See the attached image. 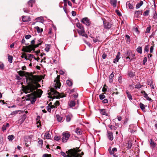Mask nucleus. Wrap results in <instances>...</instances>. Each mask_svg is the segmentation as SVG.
<instances>
[{
	"label": "nucleus",
	"mask_w": 157,
	"mask_h": 157,
	"mask_svg": "<svg viewBox=\"0 0 157 157\" xmlns=\"http://www.w3.org/2000/svg\"><path fill=\"white\" fill-rule=\"evenodd\" d=\"M102 102L104 103H106L108 102V100L107 99H105L102 101Z\"/></svg>",
	"instance_id": "69168bd1"
},
{
	"label": "nucleus",
	"mask_w": 157,
	"mask_h": 157,
	"mask_svg": "<svg viewBox=\"0 0 157 157\" xmlns=\"http://www.w3.org/2000/svg\"><path fill=\"white\" fill-rule=\"evenodd\" d=\"M103 23V26L105 29H109L112 26V24L105 18H102Z\"/></svg>",
	"instance_id": "423d86ee"
},
{
	"label": "nucleus",
	"mask_w": 157,
	"mask_h": 157,
	"mask_svg": "<svg viewBox=\"0 0 157 157\" xmlns=\"http://www.w3.org/2000/svg\"><path fill=\"white\" fill-rule=\"evenodd\" d=\"M108 127L110 128L112 130H115L117 129V127L114 126L109 125Z\"/></svg>",
	"instance_id": "4c0bfd02"
},
{
	"label": "nucleus",
	"mask_w": 157,
	"mask_h": 157,
	"mask_svg": "<svg viewBox=\"0 0 157 157\" xmlns=\"http://www.w3.org/2000/svg\"><path fill=\"white\" fill-rule=\"evenodd\" d=\"M78 32L80 35L87 38L88 36L85 33L84 29L81 30H78Z\"/></svg>",
	"instance_id": "9d476101"
},
{
	"label": "nucleus",
	"mask_w": 157,
	"mask_h": 157,
	"mask_svg": "<svg viewBox=\"0 0 157 157\" xmlns=\"http://www.w3.org/2000/svg\"><path fill=\"white\" fill-rule=\"evenodd\" d=\"M31 92L32 93L31 94L26 95V100H29L36 97L35 93L34 92H30V93Z\"/></svg>",
	"instance_id": "1a4fd4ad"
},
{
	"label": "nucleus",
	"mask_w": 157,
	"mask_h": 157,
	"mask_svg": "<svg viewBox=\"0 0 157 157\" xmlns=\"http://www.w3.org/2000/svg\"><path fill=\"white\" fill-rule=\"evenodd\" d=\"M46 109H47V111L48 112H51V108L50 106H49V105H48L47 106Z\"/></svg>",
	"instance_id": "5fc2aeb1"
},
{
	"label": "nucleus",
	"mask_w": 157,
	"mask_h": 157,
	"mask_svg": "<svg viewBox=\"0 0 157 157\" xmlns=\"http://www.w3.org/2000/svg\"><path fill=\"white\" fill-rule=\"evenodd\" d=\"M150 46L148 45H147L145 46L144 49V52H148L149 51V47Z\"/></svg>",
	"instance_id": "58836bf2"
},
{
	"label": "nucleus",
	"mask_w": 157,
	"mask_h": 157,
	"mask_svg": "<svg viewBox=\"0 0 157 157\" xmlns=\"http://www.w3.org/2000/svg\"><path fill=\"white\" fill-rule=\"evenodd\" d=\"M136 51L137 52L141 54L142 53V47L140 46H139L136 49Z\"/></svg>",
	"instance_id": "2f4dec72"
},
{
	"label": "nucleus",
	"mask_w": 157,
	"mask_h": 157,
	"mask_svg": "<svg viewBox=\"0 0 157 157\" xmlns=\"http://www.w3.org/2000/svg\"><path fill=\"white\" fill-rule=\"evenodd\" d=\"M151 30V26H149L148 27L146 30V33H149L150 32V31Z\"/></svg>",
	"instance_id": "8fccbe9b"
},
{
	"label": "nucleus",
	"mask_w": 157,
	"mask_h": 157,
	"mask_svg": "<svg viewBox=\"0 0 157 157\" xmlns=\"http://www.w3.org/2000/svg\"><path fill=\"white\" fill-rule=\"evenodd\" d=\"M156 145V144L155 143L154 141H153L151 139L150 142V146L152 149H153L155 147Z\"/></svg>",
	"instance_id": "6ab92c4d"
},
{
	"label": "nucleus",
	"mask_w": 157,
	"mask_h": 157,
	"mask_svg": "<svg viewBox=\"0 0 157 157\" xmlns=\"http://www.w3.org/2000/svg\"><path fill=\"white\" fill-rule=\"evenodd\" d=\"M141 94H143L144 97L147 100L152 102L153 101L150 98H149L147 94L144 91L142 90L141 92Z\"/></svg>",
	"instance_id": "6e6552de"
},
{
	"label": "nucleus",
	"mask_w": 157,
	"mask_h": 157,
	"mask_svg": "<svg viewBox=\"0 0 157 157\" xmlns=\"http://www.w3.org/2000/svg\"><path fill=\"white\" fill-rule=\"evenodd\" d=\"M4 68V64L2 63H0V69L1 70H3Z\"/></svg>",
	"instance_id": "4d7b16f0"
},
{
	"label": "nucleus",
	"mask_w": 157,
	"mask_h": 157,
	"mask_svg": "<svg viewBox=\"0 0 157 157\" xmlns=\"http://www.w3.org/2000/svg\"><path fill=\"white\" fill-rule=\"evenodd\" d=\"M140 108L143 111H144L145 109V105L144 104L141 103H140Z\"/></svg>",
	"instance_id": "473e14b6"
},
{
	"label": "nucleus",
	"mask_w": 157,
	"mask_h": 157,
	"mask_svg": "<svg viewBox=\"0 0 157 157\" xmlns=\"http://www.w3.org/2000/svg\"><path fill=\"white\" fill-rule=\"evenodd\" d=\"M28 57L29 59H30L34 58L35 59H36V58L33 55L31 54H29L28 55Z\"/></svg>",
	"instance_id": "a19ab883"
},
{
	"label": "nucleus",
	"mask_w": 157,
	"mask_h": 157,
	"mask_svg": "<svg viewBox=\"0 0 157 157\" xmlns=\"http://www.w3.org/2000/svg\"><path fill=\"white\" fill-rule=\"evenodd\" d=\"M42 42L43 41L41 39H40L37 40V45H38V47H39L40 45L41 44Z\"/></svg>",
	"instance_id": "09e8293b"
},
{
	"label": "nucleus",
	"mask_w": 157,
	"mask_h": 157,
	"mask_svg": "<svg viewBox=\"0 0 157 157\" xmlns=\"http://www.w3.org/2000/svg\"><path fill=\"white\" fill-rule=\"evenodd\" d=\"M31 36L30 35H27L25 36V38L26 39H29L31 37Z\"/></svg>",
	"instance_id": "0e129e2a"
},
{
	"label": "nucleus",
	"mask_w": 157,
	"mask_h": 157,
	"mask_svg": "<svg viewBox=\"0 0 157 157\" xmlns=\"http://www.w3.org/2000/svg\"><path fill=\"white\" fill-rule=\"evenodd\" d=\"M143 4V2L142 1H140L138 3L137 5L136 6V9H138L140 8V7L142 6V5Z\"/></svg>",
	"instance_id": "5701e85b"
},
{
	"label": "nucleus",
	"mask_w": 157,
	"mask_h": 157,
	"mask_svg": "<svg viewBox=\"0 0 157 157\" xmlns=\"http://www.w3.org/2000/svg\"><path fill=\"white\" fill-rule=\"evenodd\" d=\"M142 13L141 10L136 11L135 12V15L137 17L139 15L141 14Z\"/></svg>",
	"instance_id": "f704fd0d"
},
{
	"label": "nucleus",
	"mask_w": 157,
	"mask_h": 157,
	"mask_svg": "<svg viewBox=\"0 0 157 157\" xmlns=\"http://www.w3.org/2000/svg\"><path fill=\"white\" fill-rule=\"evenodd\" d=\"M60 137L59 136H56L54 138V140L57 141H59V140H60Z\"/></svg>",
	"instance_id": "49530a36"
},
{
	"label": "nucleus",
	"mask_w": 157,
	"mask_h": 157,
	"mask_svg": "<svg viewBox=\"0 0 157 157\" xmlns=\"http://www.w3.org/2000/svg\"><path fill=\"white\" fill-rule=\"evenodd\" d=\"M36 22H40L43 23L44 21V20L43 18L42 17H37L36 19Z\"/></svg>",
	"instance_id": "2eb2a0df"
},
{
	"label": "nucleus",
	"mask_w": 157,
	"mask_h": 157,
	"mask_svg": "<svg viewBox=\"0 0 157 157\" xmlns=\"http://www.w3.org/2000/svg\"><path fill=\"white\" fill-rule=\"evenodd\" d=\"M109 151L110 154H113L114 153L117 152V148L116 147H114L112 149V150L109 149Z\"/></svg>",
	"instance_id": "a211bd4d"
},
{
	"label": "nucleus",
	"mask_w": 157,
	"mask_h": 157,
	"mask_svg": "<svg viewBox=\"0 0 157 157\" xmlns=\"http://www.w3.org/2000/svg\"><path fill=\"white\" fill-rule=\"evenodd\" d=\"M38 146L42 147L43 144V140H40L38 141Z\"/></svg>",
	"instance_id": "e433bc0d"
},
{
	"label": "nucleus",
	"mask_w": 157,
	"mask_h": 157,
	"mask_svg": "<svg viewBox=\"0 0 157 157\" xmlns=\"http://www.w3.org/2000/svg\"><path fill=\"white\" fill-rule=\"evenodd\" d=\"M35 1L34 0H30L28 2L29 5L31 7H32L33 4L35 3Z\"/></svg>",
	"instance_id": "7c9ffc66"
},
{
	"label": "nucleus",
	"mask_w": 157,
	"mask_h": 157,
	"mask_svg": "<svg viewBox=\"0 0 157 157\" xmlns=\"http://www.w3.org/2000/svg\"><path fill=\"white\" fill-rule=\"evenodd\" d=\"M17 113H18V111H14L12 112L11 113V115H15Z\"/></svg>",
	"instance_id": "680f3d73"
},
{
	"label": "nucleus",
	"mask_w": 157,
	"mask_h": 157,
	"mask_svg": "<svg viewBox=\"0 0 157 157\" xmlns=\"http://www.w3.org/2000/svg\"><path fill=\"white\" fill-rule=\"evenodd\" d=\"M153 18L154 19H157V13L156 12H155V13L154 14V16Z\"/></svg>",
	"instance_id": "338daca9"
},
{
	"label": "nucleus",
	"mask_w": 157,
	"mask_h": 157,
	"mask_svg": "<svg viewBox=\"0 0 157 157\" xmlns=\"http://www.w3.org/2000/svg\"><path fill=\"white\" fill-rule=\"evenodd\" d=\"M132 143L131 141H128V142L127 146H128V149H130L131 148L132 146Z\"/></svg>",
	"instance_id": "c03bdc74"
},
{
	"label": "nucleus",
	"mask_w": 157,
	"mask_h": 157,
	"mask_svg": "<svg viewBox=\"0 0 157 157\" xmlns=\"http://www.w3.org/2000/svg\"><path fill=\"white\" fill-rule=\"evenodd\" d=\"M42 157H51V155L48 154H44L43 155Z\"/></svg>",
	"instance_id": "3c124183"
},
{
	"label": "nucleus",
	"mask_w": 157,
	"mask_h": 157,
	"mask_svg": "<svg viewBox=\"0 0 157 157\" xmlns=\"http://www.w3.org/2000/svg\"><path fill=\"white\" fill-rule=\"evenodd\" d=\"M126 93L127 94L128 98L130 100H132V97L131 95L129 93L128 90L126 91Z\"/></svg>",
	"instance_id": "bb28decb"
},
{
	"label": "nucleus",
	"mask_w": 157,
	"mask_h": 157,
	"mask_svg": "<svg viewBox=\"0 0 157 157\" xmlns=\"http://www.w3.org/2000/svg\"><path fill=\"white\" fill-rule=\"evenodd\" d=\"M128 75L130 77H132L134 76L135 75L134 73L132 71H129L128 72Z\"/></svg>",
	"instance_id": "c9c22d12"
},
{
	"label": "nucleus",
	"mask_w": 157,
	"mask_h": 157,
	"mask_svg": "<svg viewBox=\"0 0 157 157\" xmlns=\"http://www.w3.org/2000/svg\"><path fill=\"white\" fill-rule=\"evenodd\" d=\"M75 132L78 134L79 135L82 134V132L79 128H77L75 131Z\"/></svg>",
	"instance_id": "4be33fe9"
},
{
	"label": "nucleus",
	"mask_w": 157,
	"mask_h": 157,
	"mask_svg": "<svg viewBox=\"0 0 157 157\" xmlns=\"http://www.w3.org/2000/svg\"><path fill=\"white\" fill-rule=\"evenodd\" d=\"M51 137L50 134L49 132H46L44 134V138L47 139H50Z\"/></svg>",
	"instance_id": "aec40b11"
},
{
	"label": "nucleus",
	"mask_w": 157,
	"mask_h": 157,
	"mask_svg": "<svg viewBox=\"0 0 157 157\" xmlns=\"http://www.w3.org/2000/svg\"><path fill=\"white\" fill-rule=\"evenodd\" d=\"M18 74L21 76H22L24 75V72L22 71H20Z\"/></svg>",
	"instance_id": "864d4df0"
},
{
	"label": "nucleus",
	"mask_w": 157,
	"mask_h": 157,
	"mask_svg": "<svg viewBox=\"0 0 157 157\" xmlns=\"http://www.w3.org/2000/svg\"><path fill=\"white\" fill-rule=\"evenodd\" d=\"M6 129V128L5 127V125H3L2 128V130L3 132H4Z\"/></svg>",
	"instance_id": "bf43d9fd"
},
{
	"label": "nucleus",
	"mask_w": 157,
	"mask_h": 157,
	"mask_svg": "<svg viewBox=\"0 0 157 157\" xmlns=\"http://www.w3.org/2000/svg\"><path fill=\"white\" fill-rule=\"evenodd\" d=\"M72 117V115L71 114H69L66 117V121L67 122H69L71 120V119Z\"/></svg>",
	"instance_id": "b1692460"
},
{
	"label": "nucleus",
	"mask_w": 157,
	"mask_h": 157,
	"mask_svg": "<svg viewBox=\"0 0 157 157\" xmlns=\"http://www.w3.org/2000/svg\"><path fill=\"white\" fill-rule=\"evenodd\" d=\"M36 97L33 98V99H31L29 100L30 101L31 103L32 104H34L35 101H36Z\"/></svg>",
	"instance_id": "ea45409f"
},
{
	"label": "nucleus",
	"mask_w": 157,
	"mask_h": 157,
	"mask_svg": "<svg viewBox=\"0 0 157 157\" xmlns=\"http://www.w3.org/2000/svg\"><path fill=\"white\" fill-rule=\"evenodd\" d=\"M56 117L57 121L59 122L61 121L63 119V117L59 115H56Z\"/></svg>",
	"instance_id": "393cba45"
},
{
	"label": "nucleus",
	"mask_w": 157,
	"mask_h": 157,
	"mask_svg": "<svg viewBox=\"0 0 157 157\" xmlns=\"http://www.w3.org/2000/svg\"><path fill=\"white\" fill-rule=\"evenodd\" d=\"M14 138V137L13 135H9L8 137V138L10 140H12Z\"/></svg>",
	"instance_id": "37998d69"
},
{
	"label": "nucleus",
	"mask_w": 157,
	"mask_h": 157,
	"mask_svg": "<svg viewBox=\"0 0 157 157\" xmlns=\"http://www.w3.org/2000/svg\"><path fill=\"white\" fill-rule=\"evenodd\" d=\"M147 58L146 57H145L144 58V60H143V64L144 65H145V63L147 62Z\"/></svg>",
	"instance_id": "6e6d98bb"
},
{
	"label": "nucleus",
	"mask_w": 157,
	"mask_h": 157,
	"mask_svg": "<svg viewBox=\"0 0 157 157\" xmlns=\"http://www.w3.org/2000/svg\"><path fill=\"white\" fill-rule=\"evenodd\" d=\"M13 59V57L12 56L10 55L9 54L8 55V61L10 63H12V62Z\"/></svg>",
	"instance_id": "c756f323"
},
{
	"label": "nucleus",
	"mask_w": 157,
	"mask_h": 157,
	"mask_svg": "<svg viewBox=\"0 0 157 157\" xmlns=\"http://www.w3.org/2000/svg\"><path fill=\"white\" fill-rule=\"evenodd\" d=\"M59 102L58 101H56L54 104V105L56 108H57V107L59 105Z\"/></svg>",
	"instance_id": "603ef678"
},
{
	"label": "nucleus",
	"mask_w": 157,
	"mask_h": 157,
	"mask_svg": "<svg viewBox=\"0 0 157 157\" xmlns=\"http://www.w3.org/2000/svg\"><path fill=\"white\" fill-rule=\"evenodd\" d=\"M127 39V41H129V42L130 41V36L127 35H125Z\"/></svg>",
	"instance_id": "e2e57ef3"
},
{
	"label": "nucleus",
	"mask_w": 157,
	"mask_h": 157,
	"mask_svg": "<svg viewBox=\"0 0 157 157\" xmlns=\"http://www.w3.org/2000/svg\"><path fill=\"white\" fill-rule=\"evenodd\" d=\"M76 25L77 27L80 29L79 30H82L84 29L83 27L82 26V24H81L80 23H77Z\"/></svg>",
	"instance_id": "c85d7f7f"
},
{
	"label": "nucleus",
	"mask_w": 157,
	"mask_h": 157,
	"mask_svg": "<svg viewBox=\"0 0 157 157\" xmlns=\"http://www.w3.org/2000/svg\"><path fill=\"white\" fill-rule=\"evenodd\" d=\"M75 103L74 101L71 100L68 103V105L70 108H72L75 106Z\"/></svg>",
	"instance_id": "dca6fc26"
},
{
	"label": "nucleus",
	"mask_w": 157,
	"mask_h": 157,
	"mask_svg": "<svg viewBox=\"0 0 157 157\" xmlns=\"http://www.w3.org/2000/svg\"><path fill=\"white\" fill-rule=\"evenodd\" d=\"M22 19L23 22H27L31 20V18L29 16H24L22 17Z\"/></svg>",
	"instance_id": "f8f14e48"
},
{
	"label": "nucleus",
	"mask_w": 157,
	"mask_h": 157,
	"mask_svg": "<svg viewBox=\"0 0 157 157\" xmlns=\"http://www.w3.org/2000/svg\"><path fill=\"white\" fill-rule=\"evenodd\" d=\"M118 16H120L121 15V13L120 12L119 10H115Z\"/></svg>",
	"instance_id": "13d9d810"
},
{
	"label": "nucleus",
	"mask_w": 157,
	"mask_h": 157,
	"mask_svg": "<svg viewBox=\"0 0 157 157\" xmlns=\"http://www.w3.org/2000/svg\"><path fill=\"white\" fill-rule=\"evenodd\" d=\"M82 22L87 26L90 25L91 22L87 17L83 18L82 20Z\"/></svg>",
	"instance_id": "0eeeda50"
},
{
	"label": "nucleus",
	"mask_w": 157,
	"mask_h": 157,
	"mask_svg": "<svg viewBox=\"0 0 157 157\" xmlns=\"http://www.w3.org/2000/svg\"><path fill=\"white\" fill-rule=\"evenodd\" d=\"M35 39L32 40L31 41V44L25 47L23 46L22 51L30 53L32 50L34 51L35 48L38 47L37 44H35Z\"/></svg>",
	"instance_id": "20e7f679"
},
{
	"label": "nucleus",
	"mask_w": 157,
	"mask_h": 157,
	"mask_svg": "<svg viewBox=\"0 0 157 157\" xmlns=\"http://www.w3.org/2000/svg\"><path fill=\"white\" fill-rule=\"evenodd\" d=\"M60 77V76L58 75L56 78L55 79L54 84L53 85L54 88H51L50 92L51 94L53 95L54 97L57 99L65 97L64 95L61 94L55 90V89L56 90L60 88L61 86V84L59 80Z\"/></svg>",
	"instance_id": "f03ea898"
},
{
	"label": "nucleus",
	"mask_w": 157,
	"mask_h": 157,
	"mask_svg": "<svg viewBox=\"0 0 157 157\" xmlns=\"http://www.w3.org/2000/svg\"><path fill=\"white\" fill-rule=\"evenodd\" d=\"M99 97L100 100H103L105 98V96L103 94H100L99 95Z\"/></svg>",
	"instance_id": "de8ad7c7"
},
{
	"label": "nucleus",
	"mask_w": 157,
	"mask_h": 157,
	"mask_svg": "<svg viewBox=\"0 0 157 157\" xmlns=\"http://www.w3.org/2000/svg\"><path fill=\"white\" fill-rule=\"evenodd\" d=\"M35 29L36 30L38 33H40L42 32L43 30L42 29H40L38 26H36L35 27Z\"/></svg>",
	"instance_id": "cd10ccee"
},
{
	"label": "nucleus",
	"mask_w": 157,
	"mask_h": 157,
	"mask_svg": "<svg viewBox=\"0 0 157 157\" xmlns=\"http://www.w3.org/2000/svg\"><path fill=\"white\" fill-rule=\"evenodd\" d=\"M126 6L127 8L128 7V8L130 9H133L134 8L133 4L130 3V2H126Z\"/></svg>",
	"instance_id": "4468645a"
},
{
	"label": "nucleus",
	"mask_w": 157,
	"mask_h": 157,
	"mask_svg": "<svg viewBox=\"0 0 157 157\" xmlns=\"http://www.w3.org/2000/svg\"><path fill=\"white\" fill-rule=\"evenodd\" d=\"M101 113L103 115H105L106 116H108V114L106 113V111L105 109H100Z\"/></svg>",
	"instance_id": "f3484780"
},
{
	"label": "nucleus",
	"mask_w": 157,
	"mask_h": 157,
	"mask_svg": "<svg viewBox=\"0 0 157 157\" xmlns=\"http://www.w3.org/2000/svg\"><path fill=\"white\" fill-rule=\"evenodd\" d=\"M143 86V85H141L140 84H137L135 86V88L136 89H139L141 88Z\"/></svg>",
	"instance_id": "a18cd8bd"
},
{
	"label": "nucleus",
	"mask_w": 157,
	"mask_h": 157,
	"mask_svg": "<svg viewBox=\"0 0 157 157\" xmlns=\"http://www.w3.org/2000/svg\"><path fill=\"white\" fill-rule=\"evenodd\" d=\"M93 38V41L94 42L96 43L97 42H99V41L98 40V38H99V36H98L96 38H94V37H92Z\"/></svg>",
	"instance_id": "79ce46f5"
},
{
	"label": "nucleus",
	"mask_w": 157,
	"mask_h": 157,
	"mask_svg": "<svg viewBox=\"0 0 157 157\" xmlns=\"http://www.w3.org/2000/svg\"><path fill=\"white\" fill-rule=\"evenodd\" d=\"M149 13V10H146L144 13V15L145 16L148 15Z\"/></svg>",
	"instance_id": "052dcab7"
},
{
	"label": "nucleus",
	"mask_w": 157,
	"mask_h": 157,
	"mask_svg": "<svg viewBox=\"0 0 157 157\" xmlns=\"http://www.w3.org/2000/svg\"><path fill=\"white\" fill-rule=\"evenodd\" d=\"M59 73L61 75H63L64 74V72L62 70H60L59 71Z\"/></svg>",
	"instance_id": "774afa93"
},
{
	"label": "nucleus",
	"mask_w": 157,
	"mask_h": 157,
	"mask_svg": "<svg viewBox=\"0 0 157 157\" xmlns=\"http://www.w3.org/2000/svg\"><path fill=\"white\" fill-rule=\"evenodd\" d=\"M80 151L78 150V148H76L73 149H71L66 152L67 155H66L65 153L63 152H61V154L64 157H82L78 152Z\"/></svg>",
	"instance_id": "7ed1b4c3"
},
{
	"label": "nucleus",
	"mask_w": 157,
	"mask_h": 157,
	"mask_svg": "<svg viewBox=\"0 0 157 157\" xmlns=\"http://www.w3.org/2000/svg\"><path fill=\"white\" fill-rule=\"evenodd\" d=\"M107 136L109 139L110 140L112 141L113 140V133L110 132L109 131H107Z\"/></svg>",
	"instance_id": "ddd939ff"
},
{
	"label": "nucleus",
	"mask_w": 157,
	"mask_h": 157,
	"mask_svg": "<svg viewBox=\"0 0 157 157\" xmlns=\"http://www.w3.org/2000/svg\"><path fill=\"white\" fill-rule=\"evenodd\" d=\"M111 4L114 7H116L117 6V0H110Z\"/></svg>",
	"instance_id": "412c9836"
},
{
	"label": "nucleus",
	"mask_w": 157,
	"mask_h": 157,
	"mask_svg": "<svg viewBox=\"0 0 157 157\" xmlns=\"http://www.w3.org/2000/svg\"><path fill=\"white\" fill-rule=\"evenodd\" d=\"M28 77L26 80L28 82L27 85L24 86L23 87V91L26 94L34 92L35 93L36 96L40 98L42 93L43 91L40 89H37L38 88L40 87V85L38 83L41 79L37 75H33L28 73Z\"/></svg>",
	"instance_id": "f257e3e1"
},
{
	"label": "nucleus",
	"mask_w": 157,
	"mask_h": 157,
	"mask_svg": "<svg viewBox=\"0 0 157 157\" xmlns=\"http://www.w3.org/2000/svg\"><path fill=\"white\" fill-rule=\"evenodd\" d=\"M66 84L69 86H72V82L70 80H67L66 81Z\"/></svg>",
	"instance_id": "72a5a7b5"
},
{
	"label": "nucleus",
	"mask_w": 157,
	"mask_h": 157,
	"mask_svg": "<svg viewBox=\"0 0 157 157\" xmlns=\"http://www.w3.org/2000/svg\"><path fill=\"white\" fill-rule=\"evenodd\" d=\"M71 135V134L68 131L64 132L62 134V141L63 143L67 142Z\"/></svg>",
	"instance_id": "39448f33"
},
{
	"label": "nucleus",
	"mask_w": 157,
	"mask_h": 157,
	"mask_svg": "<svg viewBox=\"0 0 157 157\" xmlns=\"http://www.w3.org/2000/svg\"><path fill=\"white\" fill-rule=\"evenodd\" d=\"M121 58V53L120 52H118L117 54L116 57V58L113 60V63H116Z\"/></svg>",
	"instance_id": "9b49d317"
},
{
	"label": "nucleus",
	"mask_w": 157,
	"mask_h": 157,
	"mask_svg": "<svg viewBox=\"0 0 157 157\" xmlns=\"http://www.w3.org/2000/svg\"><path fill=\"white\" fill-rule=\"evenodd\" d=\"M114 77V75L113 73V72L112 73L109 77V82L110 83L112 82H113V78Z\"/></svg>",
	"instance_id": "a878e982"
}]
</instances>
